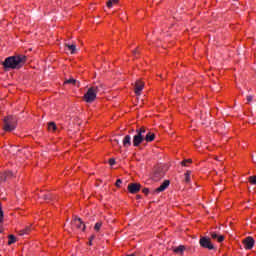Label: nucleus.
<instances>
[{
  "label": "nucleus",
  "mask_w": 256,
  "mask_h": 256,
  "mask_svg": "<svg viewBox=\"0 0 256 256\" xmlns=\"http://www.w3.org/2000/svg\"><path fill=\"white\" fill-rule=\"evenodd\" d=\"M100 87H103V84H100Z\"/></svg>",
  "instance_id": "nucleus-40"
},
{
  "label": "nucleus",
  "mask_w": 256,
  "mask_h": 256,
  "mask_svg": "<svg viewBox=\"0 0 256 256\" xmlns=\"http://www.w3.org/2000/svg\"><path fill=\"white\" fill-rule=\"evenodd\" d=\"M121 183H123L121 179H118L115 183L116 187H121Z\"/></svg>",
  "instance_id": "nucleus-33"
},
{
  "label": "nucleus",
  "mask_w": 256,
  "mask_h": 256,
  "mask_svg": "<svg viewBox=\"0 0 256 256\" xmlns=\"http://www.w3.org/2000/svg\"><path fill=\"white\" fill-rule=\"evenodd\" d=\"M3 221V210L1 209V203H0V223Z\"/></svg>",
  "instance_id": "nucleus-32"
},
{
  "label": "nucleus",
  "mask_w": 256,
  "mask_h": 256,
  "mask_svg": "<svg viewBox=\"0 0 256 256\" xmlns=\"http://www.w3.org/2000/svg\"><path fill=\"white\" fill-rule=\"evenodd\" d=\"M117 3H119V0H109L107 2V7H109V9H111V7H113V5H117Z\"/></svg>",
  "instance_id": "nucleus-23"
},
{
  "label": "nucleus",
  "mask_w": 256,
  "mask_h": 256,
  "mask_svg": "<svg viewBox=\"0 0 256 256\" xmlns=\"http://www.w3.org/2000/svg\"><path fill=\"white\" fill-rule=\"evenodd\" d=\"M142 193H144V195H149V190H148V188H143V189H142Z\"/></svg>",
  "instance_id": "nucleus-34"
},
{
  "label": "nucleus",
  "mask_w": 256,
  "mask_h": 256,
  "mask_svg": "<svg viewBox=\"0 0 256 256\" xmlns=\"http://www.w3.org/2000/svg\"><path fill=\"white\" fill-rule=\"evenodd\" d=\"M48 131H57V124L55 122H49L48 123Z\"/></svg>",
  "instance_id": "nucleus-21"
},
{
  "label": "nucleus",
  "mask_w": 256,
  "mask_h": 256,
  "mask_svg": "<svg viewBox=\"0 0 256 256\" xmlns=\"http://www.w3.org/2000/svg\"><path fill=\"white\" fill-rule=\"evenodd\" d=\"M143 89H145V82L141 80H137L134 85L135 95L137 96L141 95V91H143Z\"/></svg>",
  "instance_id": "nucleus-6"
},
{
  "label": "nucleus",
  "mask_w": 256,
  "mask_h": 256,
  "mask_svg": "<svg viewBox=\"0 0 256 256\" xmlns=\"http://www.w3.org/2000/svg\"><path fill=\"white\" fill-rule=\"evenodd\" d=\"M65 51H68L71 55L77 53V46L75 44H65Z\"/></svg>",
  "instance_id": "nucleus-11"
},
{
  "label": "nucleus",
  "mask_w": 256,
  "mask_h": 256,
  "mask_svg": "<svg viewBox=\"0 0 256 256\" xmlns=\"http://www.w3.org/2000/svg\"><path fill=\"white\" fill-rule=\"evenodd\" d=\"M184 177L185 183H191V170L186 171Z\"/></svg>",
  "instance_id": "nucleus-20"
},
{
  "label": "nucleus",
  "mask_w": 256,
  "mask_h": 256,
  "mask_svg": "<svg viewBox=\"0 0 256 256\" xmlns=\"http://www.w3.org/2000/svg\"><path fill=\"white\" fill-rule=\"evenodd\" d=\"M64 85H77V80L70 78L64 81Z\"/></svg>",
  "instance_id": "nucleus-22"
},
{
  "label": "nucleus",
  "mask_w": 256,
  "mask_h": 256,
  "mask_svg": "<svg viewBox=\"0 0 256 256\" xmlns=\"http://www.w3.org/2000/svg\"><path fill=\"white\" fill-rule=\"evenodd\" d=\"M163 177H165V171L163 170L162 167H156L154 169L153 175H152V179L153 181H161V179H163Z\"/></svg>",
  "instance_id": "nucleus-4"
},
{
  "label": "nucleus",
  "mask_w": 256,
  "mask_h": 256,
  "mask_svg": "<svg viewBox=\"0 0 256 256\" xmlns=\"http://www.w3.org/2000/svg\"><path fill=\"white\" fill-rule=\"evenodd\" d=\"M187 163H193L192 159H186L181 162L182 167H187Z\"/></svg>",
  "instance_id": "nucleus-30"
},
{
  "label": "nucleus",
  "mask_w": 256,
  "mask_h": 256,
  "mask_svg": "<svg viewBox=\"0 0 256 256\" xmlns=\"http://www.w3.org/2000/svg\"><path fill=\"white\" fill-rule=\"evenodd\" d=\"M145 141H147V143H151V141H155V133L148 132L145 137Z\"/></svg>",
  "instance_id": "nucleus-16"
},
{
  "label": "nucleus",
  "mask_w": 256,
  "mask_h": 256,
  "mask_svg": "<svg viewBox=\"0 0 256 256\" xmlns=\"http://www.w3.org/2000/svg\"><path fill=\"white\" fill-rule=\"evenodd\" d=\"M0 63L1 65H29L31 64V58L23 54H16L14 56L7 57L3 62Z\"/></svg>",
  "instance_id": "nucleus-1"
},
{
  "label": "nucleus",
  "mask_w": 256,
  "mask_h": 256,
  "mask_svg": "<svg viewBox=\"0 0 256 256\" xmlns=\"http://www.w3.org/2000/svg\"><path fill=\"white\" fill-rule=\"evenodd\" d=\"M103 226V222H97L96 224H95V226H94V229L97 231V232H99V231H101V227Z\"/></svg>",
  "instance_id": "nucleus-26"
},
{
  "label": "nucleus",
  "mask_w": 256,
  "mask_h": 256,
  "mask_svg": "<svg viewBox=\"0 0 256 256\" xmlns=\"http://www.w3.org/2000/svg\"><path fill=\"white\" fill-rule=\"evenodd\" d=\"M11 69H21L20 65H4L3 71H11Z\"/></svg>",
  "instance_id": "nucleus-17"
},
{
  "label": "nucleus",
  "mask_w": 256,
  "mask_h": 256,
  "mask_svg": "<svg viewBox=\"0 0 256 256\" xmlns=\"http://www.w3.org/2000/svg\"><path fill=\"white\" fill-rule=\"evenodd\" d=\"M114 143H116L117 145H119V140H114Z\"/></svg>",
  "instance_id": "nucleus-37"
},
{
  "label": "nucleus",
  "mask_w": 256,
  "mask_h": 256,
  "mask_svg": "<svg viewBox=\"0 0 256 256\" xmlns=\"http://www.w3.org/2000/svg\"><path fill=\"white\" fill-rule=\"evenodd\" d=\"M136 198H137V199H141V195H137Z\"/></svg>",
  "instance_id": "nucleus-39"
},
{
  "label": "nucleus",
  "mask_w": 256,
  "mask_h": 256,
  "mask_svg": "<svg viewBox=\"0 0 256 256\" xmlns=\"http://www.w3.org/2000/svg\"><path fill=\"white\" fill-rule=\"evenodd\" d=\"M93 239H95V235H92V236L90 237V240H89V242H88V245H93Z\"/></svg>",
  "instance_id": "nucleus-31"
},
{
  "label": "nucleus",
  "mask_w": 256,
  "mask_h": 256,
  "mask_svg": "<svg viewBox=\"0 0 256 256\" xmlns=\"http://www.w3.org/2000/svg\"><path fill=\"white\" fill-rule=\"evenodd\" d=\"M123 145L125 147H131V136L126 135L123 139Z\"/></svg>",
  "instance_id": "nucleus-18"
},
{
  "label": "nucleus",
  "mask_w": 256,
  "mask_h": 256,
  "mask_svg": "<svg viewBox=\"0 0 256 256\" xmlns=\"http://www.w3.org/2000/svg\"><path fill=\"white\" fill-rule=\"evenodd\" d=\"M215 161H219V157L215 156L214 157Z\"/></svg>",
  "instance_id": "nucleus-38"
},
{
  "label": "nucleus",
  "mask_w": 256,
  "mask_h": 256,
  "mask_svg": "<svg viewBox=\"0 0 256 256\" xmlns=\"http://www.w3.org/2000/svg\"><path fill=\"white\" fill-rule=\"evenodd\" d=\"M13 177H15V174L11 171H5L0 174V181L1 183H5V181H9V179H13Z\"/></svg>",
  "instance_id": "nucleus-8"
},
{
  "label": "nucleus",
  "mask_w": 256,
  "mask_h": 256,
  "mask_svg": "<svg viewBox=\"0 0 256 256\" xmlns=\"http://www.w3.org/2000/svg\"><path fill=\"white\" fill-rule=\"evenodd\" d=\"M44 199H45V201H53V199H55V197L53 195H51L50 193H48V194L44 195Z\"/></svg>",
  "instance_id": "nucleus-25"
},
{
  "label": "nucleus",
  "mask_w": 256,
  "mask_h": 256,
  "mask_svg": "<svg viewBox=\"0 0 256 256\" xmlns=\"http://www.w3.org/2000/svg\"><path fill=\"white\" fill-rule=\"evenodd\" d=\"M72 225H75L77 229H81L82 227V231H85L86 229L85 223H83V220H81V218L75 217L72 221Z\"/></svg>",
  "instance_id": "nucleus-10"
},
{
  "label": "nucleus",
  "mask_w": 256,
  "mask_h": 256,
  "mask_svg": "<svg viewBox=\"0 0 256 256\" xmlns=\"http://www.w3.org/2000/svg\"><path fill=\"white\" fill-rule=\"evenodd\" d=\"M170 181L169 180H165L161 185L160 187L156 188L155 192L156 193H161L163 191H165V189H167V187H169L170 185Z\"/></svg>",
  "instance_id": "nucleus-13"
},
{
  "label": "nucleus",
  "mask_w": 256,
  "mask_h": 256,
  "mask_svg": "<svg viewBox=\"0 0 256 256\" xmlns=\"http://www.w3.org/2000/svg\"><path fill=\"white\" fill-rule=\"evenodd\" d=\"M210 235H211L212 239H217L218 243H223V241H225V236H223V235L219 236L215 232H211Z\"/></svg>",
  "instance_id": "nucleus-15"
},
{
  "label": "nucleus",
  "mask_w": 256,
  "mask_h": 256,
  "mask_svg": "<svg viewBox=\"0 0 256 256\" xmlns=\"http://www.w3.org/2000/svg\"><path fill=\"white\" fill-rule=\"evenodd\" d=\"M133 57H137V55H141V49L136 48L135 50H132Z\"/></svg>",
  "instance_id": "nucleus-28"
},
{
  "label": "nucleus",
  "mask_w": 256,
  "mask_h": 256,
  "mask_svg": "<svg viewBox=\"0 0 256 256\" xmlns=\"http://www.w3.org/2000/svg\"><path fill=\"white\" fill-rule=\"evenodd\" d=\"M185 249H186L185 246L180 245L176 248H173V253H175L176 255L183 256L185 253Z\"/></svg>",
  "instance_id": "nucleus-14"
},
{
  "label": "nucleus",
  "mask_w": 256,
  "mask_h": 256,
  "mask_svg": "<svg viewBox=\"0 0 256 256\" xmlns=\"http://www.w3.org/2000/svg\"><path fill=\"white\" fill-rule=\"evenodd\" d=\"M147 128L145 126H142L140 129L136 130L137 135H143V133H146Z\"/></svg>",
  "instance_id": "nucleus-24"
},
{
  "label": "nucleus",
  "mask_w": 256,
  "mask_h": 256,
  "mask_svg": "<svg viewBox=\"0 0 256 256\" xmlns=\"http://www.w3.org/2000/svg\"><path fill=\"white\" fill-rule=\"evenodd\" d=\"M248 181L251 185H256V176H250Z\"/></svg>",
  "instance_id": "nucleus-29"
},
{
  "label": "nucleus",
  "mask_w": 256,
  "mask_h": 256,
  "mask_svg": "<svg viewBox=\"0 0 256 256\" xmlns=\"http://www.w3.org/2000/svg\"><path fill=\"white\" fill-rule=\"evenodd\" d=\"M13 243H17V237L15 235H8V245H13Z\"/></svg>",
  "instance_id": "nucleus-19"
},
{
  "label": "nucleus",
  "mask_w": 256,
  "mask_h": 256,
  "mask_svg": "<svg viewBox=\"0 0 256 256\" xmlns=\"http://www.w3.org/2000/svg\"><path fill=\"white\" fill-rule=\"evenodd\" d=\"M253 101V96H247V103H251Z\"/></svg>",
  "instance_id": "nucleus-36"
},
{
  "label": "nucleus",
  "mask_w": 256,
  "mask_h": 256,
  "mask_svg": "<svg viewBox=\"0 0 256 256\" xmlns=\"http://www.w3.org/2000/svg\"><path fill=\"white\" fill-rule=\"evenodd\" d=\"M199 243L204 249H209L210 251L215 249V246L213 245V243H211V238L202 237L200 238Z\"/></svg>",
  "instance_id": "nucleus-5"
},
{
  "label": "nucleus",
  "mask_w": 256,
  "mask_h": 256,
  "mask_svg": "<svg viewBox=\"0 0 256 256\" xmlns=\"http://www.w3.org/2000/svg\"><path fill=\"white\" fill-rule=\"evenodd\" d=\"M97 93H99V86L90 87L84 95V101L86 103H93L97 99Z\"/></svg>",
  "instance_id": "nucleus-3"
},
{
  "label": "nucleus",
  "mask_w": 256,
  "mask_h": 256,
  "mask_svg": "<svg viewBox=\"0 0 256 256\" xmlns=\"http://www.w3.org/2000/svg\"><path fill=\"white\" fill-rule=\"evenodd\" d=\"M31 232V228L30 227H28V228H26V229H24V230H21L20 232H19V235H27V234H29Z\"/></svg>",
  "instance_id": "nucleus-27"
},
{
  "label": "nucleus",
  "mask_w": 256,
  "mask_h": 256,
  "mask_svg": "<svg viewBox=\"0 0 256 256\" xmlns=\"http://www.w3.org/2000/svg\"><path fill=\"white\" fill-rule=\"evenodd\" d=\"M17 127V118L13 115L4 117V126L3 130L11 133V131H14Z\"/></svg>",
  "instance_id": "nucleus-2"
},
{
  "label": "nucleus",
  "mask_w": 256,
  "mask_h": 256,
  "mask_svg": "<svg viewBox=\"0 0 256 256\" xmlns=\"http://www.w3.org/2000/svg\"><path fill=\"white\" fill-rule=\"evenodd\" d=\"M128 191H129V193H132L133 195L139 193V191H141V184H139V183H130L128 185Z\"/></svg>",
  "instance_id": "nucleus-7"
},
{
  "label": "nucleus",
  "mask_w": 256,
  "mask_h": 256,
  "mask_svg": "<svg viewBox=\"0 0 256 256\" xmlns=\"http://www.w3.org/2000/svg\"><path fill=\"white\" fill-rule=\"evenodd\" d=\"M109 165H115V159L110 158L109 159Z\"/></svg>",
  "instance_id": "nucleus-35"
},
{
  "label": "nucleus",
  "mask_w": 256,
  "mask_h": 256,
  "mask_svg": "<svg viewBox=\"0 0 256 256\" xmlns=\"http://www.w3.org/2000/svg\"><path fill=\"white\" fill-rule=\"evenodd\" d=\"M245 249H253V246L255 245V240L253 237L248 236L246 239L242 241Z\"/></svg>",
  "instance_id": "nucleus-9"
},
{
  "label": "nucleus",
  "mask_w": 256,
  "mask_h": 256,
  "mask_svg": "<svg viewBox=\"0 0 256 256\" xmlns=\"http://www.w3.org/2000/svg\"><path fill=\"white\" fill-rule=\"evenodd\" d=\"M143 135L141 134H137L134 136L133 138V145L134 147H139V145H141V143H143Z\"/></svg>",
  "instance_id": "nucleus-12"
}]
</instances>
